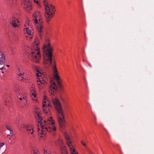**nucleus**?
<instances>
[{"instance_id":"1","label":"nucleus","mask_w":154,"mask_h":154,"mask_svg":"<svg viewBox=\"0 0 154 154\" xmlns=\"http://www.w3.org/2000/svg\"><path fill=\"white\" fill-rule=\"evenodd\" d=\"M52 48L51 46L48 41H47L44 45L42 48L44 63L51 66L52 64L54 66L53 69L55 78L57 80V83L55 82H51L49 88V92L51 94H55L57 91H63V86L61 84L59 81V77L57 75V68L55 66V62L53 60Z\"/></svg>"},{"instance_id":"2","label":"nucleus","mask_w":154,"mask_h":154,"mask_svg":"<svg viewBox=\"0 0 154 154\" xmlns=\"http://www.w3.org/2000/svg\"><path fill=\"white\" fill-rule=\"evenodd\" d=\"M37 116L36 118L37 122H38V130H40V127L41 129V134L45 135L46 131L51 132V131H55L56 128L54 125V122L53 120L51 117H49L47 121H43L42 119L40 113L36 112Z\"/></svg>"},{"instance_id":"3","label":"nucleus","mask_w":154,"mask_h":154,"mask_svg":"<svg viewBox=\"0 0 154 154\" xmlns=\"http://www.w3.org/2000/svg\"><path fill=\"white\" fill-rule=\"evenodd\" d=\"M51 102L58 114L57 119L60 126L63 128L65 126V122L64 120L62 108V106L60 101L57 97L53 98Z\"/></svg>"},{"instance_id":"4","label":"nucleus","mask_w":154,"mask_h":154,"mask_svg":"<svg viewBox=\"0 0 154 154\" xmlns=\"http://www.w3.org/2000/svg\"><path fill=\"white\" fill-rule=\"evenodd\" d=\"M43 3L44 5H45V16L46 19L47 23H48L54 13V7L48 3V2H46V0H44Z\"/></svg>"},{"instance_id":"5","label":"nucleus","mask_w":154,"mask_h":154,"mask_svg":"<svg viewBox=\"0 0 154 154\" xmlns=\"http://www.w3.org/2000/svg\"><path fill=\"white\" fill-rule=\"evenodd\" d=\"M36 49H32L30 53H29V54L31 56L33 57L35 60H34V61L36 63H38L40 57V55L38 49L37 47L38 44L36 42Z\"/></svg>"},{"instance_id":"6","label":"nucleus","mask_w":154,"mask_h":154,"mask_svg":"<svg viewBox=\"0 0 154 154\" xmlns=\"http://www.w3.org/2000/svg\"><path fill=\"white\" fill-rule=\"evenodd\" d=\"M64 136L66 141V144L69 148L70 153L71 154H78V153L75 151V149L73 148V146L72 145V142L67 132H65L64 133Z\"/></svg>"},{"instance_id":"7","label":"nucleus","mask_w":154,"mask_h":154,"mask_svg":"<svg viewBox=\"0 0 154 154\" xmlns=\"http://www.w3.org/2000/svg\"><path fill=\"white\" fill-rule=\"evenodd\" d=\"M22 127L24 128L26 130V132L28 134L30 135V138L32 139L35 137L34 131L33 126L31 125L23 124Z\"/></svg>"},{"instance_id":"8","label":"nucleus","mask_w":154,"mask_h":154,"mask_svg":"<svg viewBox=\"0 0 154 154\" xmlns=\"http://www.w3.org/2000/svg\"><path fill=\"white\" fill-rule=\"evenodd\" d=\"M35 70L37 72L36 73L38 79L37 80V81L38 82L37 84L39 88H41L44 86L46 82L43 78L41 77L40 78V76H42V73L39 72L37 69H36Z\"/></svg>"},{"instance_id":"9","label":"nucleus","mask_w":154,"mask_h":154,"mask_svg":"<svg viewBox=\"0 0 154 154\" xmlns=\"http://www.w3.org/2000/svg\"><path fill=\"white\" fill-rule=\"evenodd\" d=\"M23 2L22 4L26 11L27 12L31 10L32 9V4L30 2V0H22Z\"/></svg>"},{"instance_id":"10","label":"nucleus","mask_w":154,"mask_h":154,"mask_svg":"<svg viewBox=\"0 0 154 154\" xmlns=\"http://www.w3.org/2000/svg\"><path fill=\"white\" fill-rule=\"evenodd\" d=\"M52 106L50 104V103L48 104L45 109L43 108V111L46 115L47 114L50 115L51 111L50 108H51Z\"/></svg>"},{"instance_id":"11","label":"nucleus","mask_w":154,"mask_h":154,"mask_svg":"<svg viewBox=\"0 0 154 154\" xmlns=\"http://www.w3.org/2000/svg\"><path fill=\"white\" fill-rule=\"evenodd\" d=\"M43 26L41 24L38 25L37 26V29L38 31L39 35L41 38L43 34Z\"/></svg>"},{"instance_id":"12","label":"nucleus","mask_w":154,"mask_h":154,"mask_svg":"<svg viewBox=\"0 0 154 154\" xmlns=\"http://www.w3.org/2000/svg\"><path fill=\"white\" fill-rule=\"evenodd\" d=\"M19 20L18 19H13V20L11 22V24H12L13 26L14 27H16L18 26Z\"/></svg>"},{"instance_id":"13","label":"nucleus","mask_w":154,"mask_h":154,"mask_svg":"<svg viewBox=\"0 0 154 154\" xmlns=\"http://www.w3.org/2000/svg\"><path fill=\"white\" fill-rule=\"evenodd\" d=\"M5 60V56L2 53H0V65H3Z\"/></svg>"},{"instance_id":"14","label":"nucleus","mask_w":154,"mask_h":154,"mask_svg":"<svg viewBox=\"0 0 154 154\" xmlns=\"http://www.w3.org/2000/svg\"><path fill=\"white\" fill-rule=\"evenodd\" d=\"M24 74L25 73L24 72L23 73H20V81L23 82H26L27 79L25 78Z\"/></svg>"},{"instance_id":"15","label":"nucleus","mask_w":154,"mask_h":154,"mask_svg":"<svg viewBox=\"0 0 154 154\" xmlns=\"http://www.w3.org/2000/svg\"><path fill=\"white\" fill-rule=\"evenodd\" d=\"M60 149L62 150L61 153L62 154H68L65 146L61 147Z\"/></svg>"},{"instance_id":"16","label":"nucleus","mask_w":154,"mask_h":154,"mask_svg":"<svg viewBox=\"0 0 154 154\" xmlns=\"http://www.w3.org/2000/svg\"><path fill=\"white\" fill-rule=\"evenodd\" d=\"M26 97H23V98H22L21 97H20V100H23V101L24 103V106H25L26 107H27V105L26 104L27 100H26Z\"/></svg>"},{"instance_id":"17","label":"nucleus","mask_w":154,"mask_h":154,"mask_svg":"<svg viewBox=\"0 0 154 154\" xmlns=\"http://www.w3.org/2000/svg\"><path fill=\"white\" fill-rule=\"evenodd\" d=\"M30 90L31 92H32V96H33L34 97H35L36 95L34 93V92L35 91L34 88L33 87H31Z\"/></svg>"},{"instance_id":"18","label":"nucleus","mask_w":154,"mask_h":154,"mask_svg":"<svg viewBox=\"0 0 154 154\" xmlns=\"http://www.w3.org/2000/svg\"><path fill=\"white\" fill-rule=\"evenodd\" d=\"M26 31L28 35H31V31L28 28H25Z\"/></svg>"},{"instance_id":"19","label":"nucleus","mask_w":154,"mask_h":154,"mask_svg":"<svg viewBox=\"0 0 154 154\" xmlns=\"http://www.w3.org/2000/svg\"><path fill=\"white\" fill-rule=\"evenodd\" d=\"M32 16L34 18H36L38 16H40V15H38V14L36 12H35L33 14Z\"/></svg>"},{"instance_id":"20","label":"nucleus","mask_w":154,"mask_h":154,"mask_svg":"<svg viewBox=\"0 0 154 154\" xmlns=\"http://www.w3.org/2000/svg\"><path fill=\"white\" fill-rule=\"evenodd\" d=\"M31 154H38L37 151L35 149H33L31 151Z\"/></svg>"},{"instance_id":"21","label":"nucleus","mask_w":154,"mask_h":154,"mask_svg":"<svg viewBox=\"0 0 154 154\" xmlns=\"http://www.w3.org/2000/svg\"><path fill=\"white\" fill-rule=\"evenodd\" d=\"M5 127L9 131L12 130L10 126L8 125H6Z\"/></svg>"},{"instance_id":"22","label":"nucleus","mask_w":154,"mask_h":154,"mask_svg":"<svg viewBox=\"0 0 154 154\" xmlns=\"http://www.w3.org/2000/svg\"><path fill=\"white\" fill-rule=\"evenodd\" d=\"M10 134H8L7 135V136H8L9 135H11V136H12L13 135L14 133H13V132L12 130L10 131Z\"/></svg>"},{"instance_id":"23","label":"nucleus","mask_w":154,"mask_h":154,"mask_svg":"<svg viewBox=\"0 0 154 154\" xmlns=\"http://www.w3.org/2000/svg\"><path fill=\"white\" fill-rule=\"evenodd\" d=\"M34 2L37 4V5H38V6H39L40 7V5H39V2H38V1L37 0H34Z\"/></svg>"},{"instance_id":"24","label":"nucleus","mask_w":154,"mask_h":154,"mask_svg":"<svg viewBox=\"0 0 154 154\" xmlns=\"http://www.w3.org/2000/svg\"><path fill=\"white\" fill-rule=\"evenodd\" d=\"M34 21V23L35 24H37L38 23V21L37 19H33Z\"/></svg>"},{"instance_id":"25","label":"nucleus","mask_w":154,"mask_h":154,"mask_svg":"<svg viewBox=\"0 0 154 154\" xmlns=\"http://www.w3.org/2000/svg\"><path fill=\"white\" fill-rule=\"evenodd\" d=\"M4 144H5L4 143H0V149H1V148L2 147Z\"/></svg>"},{"instance_id":"26","label":"nucleus","mask_w":154,"mask_h":154,"mask_svg":"<svg viewBox=\"0 0 154 154\" xmlns=\"http://www.w3.org/2000/svg\"><path fill=\"white\" fill-rule=\"evenodd\" d=\"M26 37L28 39L29 38L30 39H31L32 38V37L31 36H26Z\"/></svg>"},{"instance_id":"27","label":"nucleus","mask_w":154,"mask_h":154,"mask_svg":"<svg viewBox=\"0 0 154 154\" xmlns=\"http://www.w3.org/2000/svg\"><path fill=\"white\" fill-rule=\"evenodd\" d=\"M81 143L82 145L85 146H86V144L84 143L82 141H81Z\"/></svg>"},{"instance_id":"28","label":"nucleus","mask_w":154,"mask_h":154,"mask_svg":"<svg viewBox=\"0 0 154 154\" xmlns=\"http://www.w3.org/2000/svg\"><path fill=\"white\" fill-rule=\"evenodd\" d=\"M38 20V21L40 23H42V18H40Z\"/></svg>"},{"instance_id":"29","label":"nucleus","mask_w":154,"mask_h":154,"mask_svg":"<svg viewBox=\"0 0 154 154\" xmlns=\"http://www.w3.org/2000/svg\"><path fill=\"white\" fill-rule=\"evenodd\" d=\"M38 14V15H41V12L40 11H38L37 12H36Z\"/></svg>"},{"instance_id":"30","label":"nucleus","mask_w":154,"mask_h":154,"mask_svg":"<svg viewBox=\"0 0 154 154\" xmlns=\"http://www.w3.org/2000/svg\"><path fill=\"white\" fill-rule=\"evenodd\" d=\"M4 69L3 67H0V69L1 70H2V69Z\"/></svg>"},{"instance_id":"31","label":"nucleus","mask_w":154,"mask_h":154,"mask_svg":"<svg viewBox=\"0 0 154 154\" xmlns=\"http://www.w3.org/2000/svg\"><path fill=\"white\" fill-rule=\"evenodd\" d=\"M60 98L61 100H62L63 101H64V99H63V98H62V97H60Z\"/></svg>"},{"instance_id":"32","label":"nucleus","mask_w":154,"mask_h":154,"mask_svg":"<svg viewBox=\"0 0 154 154\" xmlns=\"http://www.w3.org/2000/svg\"><path fill=\"white\" fill-rule=\"evenodd\" d=\"M45 105H46L44 103H43V107H45Z\"/></svg>"},{"instance_id":"33","label":"nucleus","mask_w":154,"mask_h":154,"mask_svg":"<svg viewBox=\"0 0 154 154\" xmlns=\"http://www.w3.org/2000/svg\"><path fill=\"white\" fill-rule=\"evenodd\" d=\"M6 66H7V67H9V65H6Z\"/></svg>"},{"instance_id":"34","label":"nucleus","mask_w":154,"mask_h":154,"mask_svg":"<svg viewBox=\"0 0 154 154\" xmlns=\"http://www.w3.org/2000/svg\"><path fill=\"white\" fill-rule=\"evenodd\" d=\"M88 65L90 66V67L91 66V64H89Z\"/></svg>"},{"instance_id":"35","label":"nucleus","mask_w":154,"mask_h":154,"mask_svg":"<svg viewBox=\"0 0 154 154\" xmlns=\"http://www.w3.org/2000/svg\"><path fill=\"white\" fill-rule=\"evenodd\" d=\"M15 123L16 124H17V122H15Z\"/></svg>"},{"instance_id":"36","label":"nucleus","mask_w":154,"mask_h":154,"mask_svg":"<svg viewBox=\"0 0 154 154\" xmlns=\"http://www.w3.org/2000/svg\"><path fill=\"white\" fill-rule=\"evenodd\" d=\"M16 67H17V69H18V67L17 66Z\"/></svg>"},{"instance_id":"37","label":"nucleus","mask_w":154,"mask_h":154,"mask_svg":"<svg viewBox=\"0 0 154 154\" xmlns=\"http://www.w3.org/2000/svg\"><path fill=\"white\" fill-rule=\"evenodd\" d=\"M18 76H19V74H18Z\"/></svg>"},{"instance_id":"38","label":"nucleus","mask_w":154,"mask_h":154,"mask_svg":"<svg viewBox=\"0 0 154 154\" xmlns=\"http://www.w3.org/2000/svg\"><path fill=\"white\" fill-rule=\"evenodd\" d=\"M2 73H4V72L3 71H2Z\"/></svg>"},{"instance_id":"39","label":"nucleus","mask_w":154,"mask_h":154,"mask_svg":"<svg viewBox=\"0 0 154 154\" xmlns=\"http://www.w3.org/2000/svg\"><path fill=\"white\" fill-rule=\"evenodd\" d=\"M17 92L18 93V90L17 91Z\"/></svg>"},{"instance_id":"40","label":"nucleus","mask_w":154,"mask_h":154,"mask_svg":"<svg viewBox=\"0 0 154 154\" xmlns=\"http://www.w3.org/2000/svg\"><path fill=\"white\" fill-rule=\"evenodd\" d=\"M10 139H11V138H9V140H10Z\"/></svg>"},{"instance_id":"41","label":"nucleus","mask_w":154,"mask_h":154,"mask_svg":"<svg viewBox=\"0 0 154 154\" xmlns=\"http://www.w3.org/2000/svg\"><path fill=\"white\" fill-rule=\"evenodd\" d=\"M24 106L23 105V106H22V107H24Z\"/></svg>"}]
</instances>
